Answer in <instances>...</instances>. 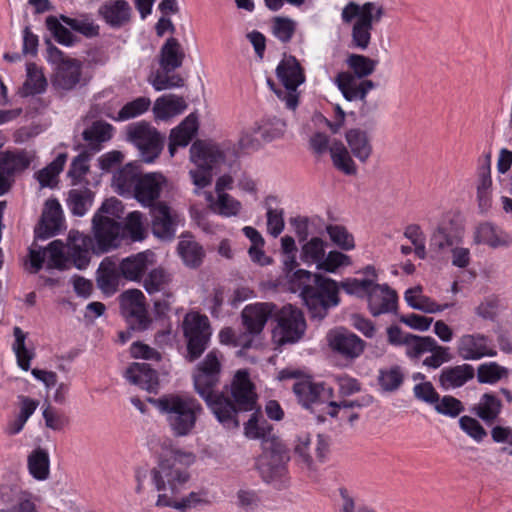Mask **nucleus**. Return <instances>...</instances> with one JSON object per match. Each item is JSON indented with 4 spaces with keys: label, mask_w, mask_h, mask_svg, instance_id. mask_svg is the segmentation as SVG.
I'll return each mask as SVG.
<instances>
[{
    "label": "nucleus",
    "mask_w": 512,
    "mask_h": 512,
    "mask_svg": "<svg viewBox=\"0 0 512 512\" xmlns=\"http://www.w3.org/2000/svg\"><path fill=\"white\" fill-rule=\"evenodd\" d=\"M124 231L132 241H142L146 238L145 218L140 211L128 213L124 222Z\"/></svg>",
    "instance_id": "nucleus-52"
},
{
    "label": "nucleus",
    "mask_w": 512,
    "mask_h": 512,
    "mask_svg": "<svg viewBox=\"0 0 512 512\" xmlns=\"http://www.w3.org/2000/svg\"><path fill=\"white\" fill-rule=\"evenodd\" d=\"M43 418L47 428L54 431H61L69 424V419L63 412L58 411L50 404L43 410Z\"/></svg>",
    "instance_id": "nucleus-62"
},
{
    "label": "nucleus",
    "mask_w": 512,
    "mask_h": 512,
    "mask_svg": "<svg viewBox=\"0 0 512 512\" xmlns=\"http://www.w3.org/2000/svg\"><path fill=\"white\" fill-rule=\"evenodd\" d=\"M422 292L423 288L420 285L406 290L404 299L411 308L415 310H420L425 313H437L452 306L451 304L448 303H445L443 305L437 304L429 297L424 296Z\"/></svg>",
    "instance_id": "nucleus-35"
},
{
    "label": "nucleus",
    "mask_w": 512,
    "mask_h": 512,
    "mask_svg": "<svg viewBox=\"0 0 512 512\" xmlns=\"http://www.w3.org/2000/svg\"><path fill=\"white\" fill-rule=\"evenodd\" d=\"M151 105V100L147 97H138L128 103H126L118 112L117 116L113 117V120L122 122L133 119L144 114L148 111Z\"/></svg>",
    "instance_id": "nucleus-53"
},
{
    "label": "nucleus",
    "mask_w": 512,
    "mask_h": 512,
    "mask_svg": "<svg viewBox=\"0 0 512 512\" xmlns=\"http://www.w3.org/2000/svg\"><path fill=\"white\" fill-rule=\"evenodd\" d=\"M177 251L184 264L190 268L199 267L205 256L203 247L191 236L181 237Z\"/></svg>",
    "instance_id": "nucleus-37"
},
{
    "label": "nucleus",
    "mask_w": 512,
    "mask_h": 512,
    "mask_svg": "<svg viewBox=\"0 0 512 512\" xmlns=\"http://www.w3.org/2000/svg\"><path fill=\"white\" fill-rule=\"evenodd\" d=\"M27 78L20 90L22 96L41 94L46 90L47 80L42 70L35 63L26 66Z\"/></svg>",
    "instance_id": "nucleus-43"
},
{
    "label": "nucleus",
    "mask_w": 512,
    "mask_h": 512,
    "mask_svg": "<svg viewBox=\"0 0 512 512\" xmlns=\"http://www.w3.org/2000/svg\"><path fill=\"white\" fill-rule=\"evenodd\" d=\"M457 351L464 360H479L497 355V351L491 345V339L480 333L461 336L458 340Z\"/></svg>",
    "instance_id": "nucleus-20"
},
{
    "label": "nucleus",
    "mask_w": 512,
    "mask_h": 512,
    "mask_svg": "<svg viewBox=\"0 0 512 512\" xmlns=\"http://www.w3.org/2000/svg\"><path fill=\"white\" fill-rule=\"evenodd\" d=\"M502 401L493 393H484L471 412L486 424H492L502 411Z\"/></svg>",
    "instance_id": "nucleus-36"
},
{
    "label": "nucleus",
    "mask_w": 512,
    "mask_h": 512,
    "mask_svg": "<svg viewBox=\"0 0 512 512\" xmlns=\"http://www.w3.org/2000/svg\"><path fill=\"white\" fill-rule=\"evenodd\" d=\"M197 130V117L190 114L177 127L171 130L169 140L177 142L181 147H186L195 136Z\"/></svg>",
    "instance_id": "nucleus-46"
},
{
    "label": "nucleus",
    "mask_w": 512,
    "mask_h": 512,
    "mask_svg": "<svg viewBox=\"0 0 512 512\" xmlns=\"http://www.w3.org/2000/svg\"><path fill=\"white\" fill-rule=\"evenodd\" d=\"M220 371L221 364L217 353L210 351L197 367V372L194 374V388L220 423L236 425L232 418L234 409L229 398L223 391L217 393L214 391L219 383Z\"/></svg>",
    "instance_id": "nucleus-3"
},
{
    "label": "nucleus",
    "mask_w": 512,
    "mask_h": 512,
    "mask_svg": "<svg viewBox=\"0 0 512 512\" xmlns=\"http://www.w3.org/2000/svg\"><path fill=\"white\" fill-rule=\"evenodd\" d=\"M28 469L35 479L46 480L50 472L48 452L42 448L33 450L28 456Z\"/></svg>",
    "instance_id": "nucleus-44"
},
{
    "label": "nucleus",
    "mask_w": 512,
    "mask_h": 512,
    "mask_svg": "<svg viewBox=\"0 0 512 512\" xmlns=\"http://www.w3.org/2000/svg\"><path fill=\"white\" fill-rule=\"evenodd\" d=\"M276 75L284 87L277 90L276 95L285 102L288 109L295 110L299 98L297 88L305 82V74L300 63L294 56L285 55L276 68Z\"/></svg>",
    "instance_id": "nucleus-11"
},
{
    "label": "nucleus",
    "mask_w": 512,
    "mask_h": 512,
    "mask_svg": "<svg viewBox=\"0 0 512 512\" xmlns=\"http://www.w3.org/2000/svg\"><path fill=\"white\" fill-rule=\"evenodd\" d=\"M184 59L185 52L179 41L174 37L168 38L159 53V65L163 72L169 74L180 68Z\"/></svg>",
    "instance_id": "nucleus-32"
},
{
    "label": "nucleus",
    "mask_w": 512,
    "mask_h": 512,
    "mask_svg": "<svg viewBox=\"0 0 512 512\" xmlns=\"http://www.w3.org/2000/svg\"><path fill=\"white\" fill-rule=\"evenodd\" d=\"M460 428L476 442H481L487 436V432L480 422L471 416H462L459 419Z\"/></svg>",
    "instance_id": "nucleus-63"
},
{
    "label": "nucleus",
    "mask_w": 512,
    "mask_h": 512,
    "mask_svg": "<svg viewBox=\"0 0 512 512\" xmlns=\"http://www.w3.org/2000/svg\"><path fill=\"white\" fill-rule=\"evenodd\" d=\"M97 14L110 28L120 29L131 22L133 10L127 0H107L99 6Z\"/></svg>",
    "instance_id": "nucleus-23"
},
{
    "label": "nucleus",
    "mask_w": 512,
    "mask_h": 512,
    "mask_svg": "<svg viewBox=\"0 0 512 512\" xmlns=\"http://www.w3.org/2000/svg\"><path fill=\"white\" fill-rule=\"evenodd\" d=\"M60 20L69 26L72 30L79 32L88 38L96 37L99 35V26L88 18L76 19L61 15Z\"/></svg>",
    "instance_id": "nucleus-59"
},
{
    "label": "nucleus",
    "mask_w": 512,
    "mask_h": 512,
    "mask_svg": "<svg viewBox=\"0 0 512 512\" xmlns=\"http://www.w3.org/2000/svg\"><path fill=\"white\" fill-rule=\"evenodd\" d=\"M167 186L166 177L160 172L142 175L132 196L143 206L151 208L158 204L163 189Z\"/></svg>",
    "instance_id": "nucleus-19"
},
{
    "label": "nucleus",
    "mask_w": 512,
    "mask_h": 512,
    "mask_svg": "<svg viewBox=\"0 0 512 512\" xmlns=\"http://www.w3.org/2000/svg\"><path fill=\"white\" fill-rule=\"evenodd\" d=\"M195 461L191 452L173 450L151 470V479L158 492L179 493L190 479L188 467Z\"/></svg>",
    "instance_id": "nucleus-5"
},
{
    "label": "nucleus",
    "mask_w": 512,
    "mask_h": 512,
    "mask_svg": "<svg viewBox=\"0 0 512 512\" xmlns=\"http://www.w3.org/2000/svg\"><path fill=\"white\" fill-rule=\"evenodd\" d=\"M272 426L264 419H259L258 410L244 424V435L248 439L261 440L263 450L272 446V442H280L272 433Z\"/></svg>",
    "instance_id": "nucleus-31"
},
{
    "label": "nucleus",
    "mask_w": 512,
    "mask_h": 512,
    "mask_svg": "<svg viewBox=\"0 0 512 512\" xmlns=\"http://www.w3.org/2000/svg\"><path fill=\"white\" fill-rule=\"evenodd\" d=\"M67 202L72 214L81 217L85 215L87 210L91 207L93 193L87 188L72 189L69 192Z\"/></svg>",
    "instance_id": "nucleus-49"
},
{
    "label": "nucleus",
    "mask_w": 512,
    "mask_h": 512,
    "mask_svg": "<svg viewBox=\"0 0 512 512\" xmlns=\"http://www.w3.org/2000/svg\"><path fill=\"white\" fill-rule=\"evenodd\" d=\"M230 394L233 400L227 394L225 395L229 398V402L233 406L234 415L232 418L236 422V425L221 424L228 429H235L239 427L238 413L253 411L256 409L257 405V394L247 370L242 369L235 373L230 386Z\"/></svg>",
    "instance_id": "nucleus-12"
},
{
    "label": "nucleus",
    "mask_w": 512,
    "mask_h": 512,
    "mask_svg": "<svg viewBox=\"0 0 512 512\" xmlns=\"http://www.w3.org/2000/svg\"><path fill=\"white\" fill-rule=\"evenodd\" d=\"M340 286L349 295L366 298L368 310L373 317L393 313L397 310L398 295L387 284H377L372 279L348 278Z\"/></svg>",
    "instance_id": "nucleus-6"
},
{
    "label": "nucleus",
    "mask_w": 512,
    "mask_h": 512,
    "mask_svg": "<svg viewBox=\"0 0 512 512\" xmlns=\"http://www.w3.org/2000/svg\"><path fill=\"white\" fill-rule=\"evenodd\" d=\"M326 339L334 354L350 362L358 359L367 346V343L358 335L343 327L330 330Z\"/></svg>",
    "instance_id": "nucleus-16"
},
{
    "label": "nucleus",
    "mask_w": 512,
    "mask_h": 512,
    "mask_svg": "<svg viewBox=\"0 0 512 512\" xmlns=\"http://www.w3.org/2000/svg\"><path fill=\"white\" fill-rule=\"evenodd\" d=\"M258 133H261V136L265 141H271L278 135L275 133H270L267 128L256 124L255 126L241 132L239 138L240 147L243 149H257L260 146V142L255 137V135Z\"/></svg>",
    "instance_id": "nucleus-54"
},
{
    "label": "nucleus",
    "mask_w": 512,
    "mask_h": 512,
    "mask_svg": "<svg viewBox=\"0 0 512 512\" xmlns=\"http://www.w3.org/2000/svg\"><path fill=\"white\" fill-rule=\"evenodd\" d=\"M153 263L154 253L147 250L122 259L118 267L121 276L126 280L139 281Z\"/></svg>",
    "instance_id": "nucleus-28"
},
{
    "label": "nucleus",
    "mask_w": 512,
    "mask_h": 512,
    "mask_svg": "<svg viewBox=\"0 0 512 512\" xmlns=\"http://www.w3.org/2000/svg\"><path fill=\"white\" fill-rule=\"evenodd\" d=\"M335 82L346 100H360L364 102L362 108L360 109V114L364 116L366 103L365 98L368 92L375 88V83L371 80L359 81L353 74L349 72L339 73L336 76Z\"/></svg>",
    "instance_id": "nucleus-24"
},
{
    "label": "nucleus",
    "mask_w": 512,
    "mask_h": 512,
    "mask_svg": "<svg viewBox=\"0 0 512 512\" xmlns=\"http://www.w3.org/2000/svg\"><path fill=\"white\" fill-rule=\"evenodd\" d=\"M326 243L319 237H312L309 241L303 244L301 249L300 258L306 264H318L325 256Z\"/></svg>",
    "instance_id": "nucleus-51"
},
{
    "label": "nucleus",
    "mask_w": 512,
    "mask_h": 512,
    "mask_svg": "<svg viewBox=\"0 0 512 512\" xmlns=\"http://www.w3.org/2000/svg\"><path fill=\"white\" fill-rule=\"evenodd\" d=\"M206 201L209 203L210 209L223 217L237 216L242 208L240 201L232 197L230 194H220L216 198L212 193L206 194Z\"/></svg>",
    "instance_id": "nucleus-42"
},
{
    "label": "nucleus",
    "mask_w": 512,
    "mask_h": 512,
    "mask_svg": "<svg viewBox=\"0 0 512 512\" xmlns=\"http://www.w3.org/2000/svg\"><path fill=\"white\" fill-rule=\"evenodd\" d=\"M347 64L353 70V75L359 80L374 72L377 61L364 55L351 54L347 58Z\"/></svg>",
    "instance_id": "nucleus-56"
},
{
    "label": "nucleus",
    "mask_w": 512,
    "mask_h": 512,
    "mask_svg": "<svg viewBox=\"0 0 512 512\" xmlns=\"http://www.w3.org/2000/svg\"><path fill=\"white\" fill-rule=\"evenodd\" d=\"M126 378L148 392H155L159 384L157 372L147 363L130 365L126 370Z\"/></svg>",
    "instance_id": "nucleus-33"
},
{
    "label": "nucleus",
    "mask_w": 512,
    "mask_h": 512,
    "mask_svg": "<svg viewBox=\"0 0 512 512\" xmlns=\"http://www.w3.org/2000/svg\"><path fill=\"white\" fill-rule=\"evenodd\" d=\"M173 275L163 267L152 269L143 280V287L149 295L166 293L171 290Z\"/></svg>",
    "instance_id": "nucleus-38"
},
{
    "label": "nucleus",
    "mask_w": 512,
    "mask_h": 512,
    "mask_svg": "<svg viewBox=\"0 0 512 512\" xmlns=\"http://www.w3.org/2000/svg\"><path fill=\"white\" fill-rule=\"evenodd\" d=\"M384 15V8L374 2H365L360 5L350 1L342 9L341 18L346 24L355 22L352 26L351 37L352 44L356 48L365 50L371 41V31L373 24L378 23Z\"/></svg>",
    "instance_id": "nucleus-7"
},
{
    "label": "nucleus",
    "mask_w": 512,
    "mask_h": 512,
    "mask_svg": "<svg viewBox=\"0 0 512 512\" xmlns=\"http://www.w3.org/2000/svg\"><path fill=\"white\" fill-rule=\"evenodd\" d=\"M289 457L281 442H272V446L263 450L256 461V468L262 480L277 489L286 487L287 461Z\"/></svg>",
    "instance_id": "nucleus-10"
},
{
    "label": "nucleus",
    "mask_w": 512,
    "mask_h": 512,
    "mask_svg": "<svg viewBox=\"0 0 512 512\" xmlns=\"http://www.w3.org/2000/svg\"><path fill=\"white\" fill-rule=\"evenodd\" d=\"M36 158V152L16 149L0 153V196L7 193L12 185V176L28 169Z\"/></svg>",
    "instance_id": "nucleus-14"
},
{
    "label": "nucleus",
    "mask_w": 512,
    "mask_h": 512,
    "mask_svg": "<svg viewBox=\"0 0 512 512\" xmlns=\"http://www.w3.org/2000/svg\"><path fill=\"white\" fill-rule=\"evenodd\" d=\"M275 308L274 304L267 302L247 305L241 313L246 331L252 335L261 333Z\"/></svg>",
    "instance_id": "nucleus-27"
},
{
    "label": "nucleus",
    "mask_w": 512,
    "mask_h": 512,
    "mask_svg": "<svg viewBox=\"0 0 512 512\" xmlns=\"http://www.w3.org/2000/svg\"><path fill=\"white\" fill-rule=\"evenodd\" d=\"M13 334L15 337L13 350L17 357V363L21 369L28 371L30 368V361L33 358V353L25 346L26 334L17 326L14 327Z\"/></svg>",
    "instance_id": "nucleus-55"
},
{
    "label": "nucleus",
    "mask_w": 512,
    "mask_h": 512,
    "mask_svg": "<svg viewBox=\"0 0 512 512\" xmlns=\"http://www.w3.org/2000/svg\"><path fill=\"white\" fill-rule=\"evenodd\" d=\"M91 240L78 231H70L66 246L60 240L52 241L44 250L30 249L31 272L37 273L48 254L47 268L64 270L73 264L77 269H85L90 262Z\"/></svg>",
    "instance_id": "nucleus-1"
},
{
    "label": "nucleus",
    "mask_w": 512,
    "mask_h": 512,
    "mask_svg": "<svg viewBox=\"0 0 512 512\" xmlns=\"http://www.w3.org/2000/svg\"><path fill=\"white\" fill-rule=\"evenodd\" d=\"M294 289L300 290V295L308 309L311 319L322 321L331 308L339 305V284L319 273L299 269L291 278Z\"/></svg>",
    "instance_id": "nucleus-2"
},
{
    "label": "nucleus",
    "mask_w": 512,
    "mask_h": 512,
    "mask_svg": "<svg viewBox=\"0 0 512 512\" xmlns=\"http://www.w3.org/2000/svg\"><path fill=\"white\" fill-rule=\"evenodd\" d=\"M95 239L102 251H109L119 245L121 225L115 219L96 213L92 219Z\"/></svg>",
    "instance_id": "nucleus-22"
},
{
    "label": "nucleus",
    "mask_w": 512,
    "mask_h": 512,
    "mask_svg": "<svg viewBox=\"0 0 512 512\" xmlns=\"http://www.w3.org/2000/svg\"><path fill=\"white\" fill-rule=\"evenodd\" d=\"M149 401L165 417L166 423L175 437L190 435L203 414L201 403L191 395L166 394Z\"/></svg>",
    "instance_id": "nucleus-4"
},
{
    "label": "nucleus",
    "mask_w": 512,
    "mask_h": 512,
    "mask_svg": "<svg viewBox=\"0 0 512 512\" xmlns=\"http://www.w3.org/2000/svg\"><path fill=\"white\" fill-rule=\"evenodd\" d=\"M508 376V368L494 361L480 364L477 368V381L481 384H496Z\"/></svg>",
    "instance_id": "nucleus-50"
},
{
    "label": "nucleus",
    "mask_w": 512,
    "mask_h": 512,
    "mask_svg": "<svg viewBox=\"0 0 512 512\" xmlns=\"http://www.w3.org/2000/svg\"><path fill=\"white\" fill-rule=\"evenodd\" d=\"M190 160L196 165L189 171L192 183L202 189L211 184L213 171L225 162V154L214 142L196 140L190 147Z\"/></svg>",
    "instance_id": "nucleus-8"
},
{
    "label": "nucleus",
    "mask_w": 512,
    "mask_h": 512,
    "mask_svg": "<svg viewBox=\"0 0 512 512\" xmlns=\"http://www.w3.org/2000/svg\"><path fill=\"white\" fill-rule=\"evenodd\" d=\"M348 264H350L349 256L339 251H330L327 255L325 254L322 261H320L318 269L333 273L340 266Z\"/></svg>",
    "instance_id": "nucleus-64"
},
{
    "label": "nucleus",
    "mask_w": 512,
    "mask_h": 512,
    "mask_svg": "<svg viewBox=\"0 0 512 512\" xmlns=\"http://www.w3.org/2000/svg\"><path fill=\"white\" fill-rule=\"evenodd\" d=\"M187 108L183 97L176 95L162 96L154 104V113L158 118L164 119L170 115L182 113Z\"/></svg>",
    "instance_id": "nucleus-45"
},
{
    "label": "nucleus",
    "mask_w": 512,
    "mask_h": 512,
    "mask_svg": "<svg viewBox=\"0 0 512 512\" xmlns=\"http://www.w3.org/2000/svg\"><path fill=\"white\" fill-rule=\"evenodd\" d=\"M126 140L137 150L140 162L152 164L161 155L166 138L149 122L139 121L126 127Z\"/></svg>",
    "instance_id": "nucleus-9"
},
{
    "label": "nucleus",
    "mask_w": 512,
    "mask_h": 512,
    "mask_svg": "<svg viewBox=\"0 0 512 512\" xmlns=\"http://www.w3.org/2000/svg\"><path fill=\"white\" fill-rule=\"evenodd\" d=\"M293 391L298 402L304 408L311 410L319 404H327L329 408V402L334 396L332 387L323 382L315 383L308 379L296 382L293 385Z\"/></svg>",
    "instance_id": "nucleus-18"
},
{
    "label": "nucleus",
    "mask_w": 512,
    "mask_h": 512,
    "mask_svg": "<svg viewBox=\"0 0 512 512\" xmlns=\"http://www.w3.org/2000/svg\"><path fill=\"white\" fill-rule=\"evenodd\" d=\"M120 276L119 267L104 260L97 272V286L106 295H112L117 291Z\"/></svg>",
    "instance_id": "nucleus-41"
},
{
    "label": "nucleus",
    "mask_w": 512,
    "mask_h": 512,
    "mask_svg": "<svg viewBox=\"0 0 512 512\" xmlns=\"http://www.w3.org/2000/svg\"><path fill=\"white\" fill-rule=\"evenodd\" d=\"M463 240V229L454 226L452 222L442 223L433 231L429 241L430 250L436 254H441L456 245H460Z\"/></svg>",
    "instance_id": "nucleus-26"
},
{
    "label": "nucleus",
    "mask_w": 512,
    "mask_h": 512,
    "mask_svg": "<svg viewBox=\"0 0 512 512\" xmlns=\"http://www.w3.org/2000/svg\"><path fill=\"white\" fill-rule=\"evenodd\" d=\"M334 167L345 175H356L357 166L351 157V152L341 141H334L329 148Z\"/></svg>",
    "instance_id": "nucleus-40"
},
{
    "label": "nucleus",
    "mask_w": 512,
    "mask_h": 512,
    "mask_svg": "<svg viewBox=\"0 0 512 512\" xmlns=\"http://www.w3.org/2000/svg\"><path fill=\"white\" fill-rule=\"evenodd\" d=\"M278 326L274 330V338L280 345L296 343L304 335L306 322L304 315L292 305L283 306L277 315Z\"/></svg>",
    "instance_id": "nucleus-15"
},
{
    "label": "nucleus",
    "mask_w": 512,
    "mask_h": 512,
    "mask_svg": "<svg viewBox=\"0 0 512 512\" xmlns=\"http://www.w3.org/2000/svg\"><path fill=\"white\" fill-rule=\"evenodd\" d=\"M63 211L57 199H48L35 234L38 238L47 239L58 233L63 225Z\"/></svg>",
    "instance_id": "nucleus-25"
},
{
    "label": "nucleus",
    "mask_w": 512,
    "mask_h": 512,
    "mask_svg": "<svg viewBox=\"0 0 512 512\" xmlns=\"http://www.w3.org/2000/svg\"><path fill=\"white\" fill-rule=\"evenodd\" d=\"M326 231L331 241L343 250H352L355 247L354 238L344 226L328 225Z\"/></svg>",
    "instance_id": "nucleus-61"
},
{
    "label": "nucleus",
    "mask_w": 512,
    "mask_h": 512,
    "mask_svg": "<svg viewBox=\"0 0 512 512\" xmlns=\"http://www.w3.org/2000/svg\"><path fill=\"white\" fill-rule=\"evenodd\" d=\"M184 336L187 339V359H198L207 349L211 328L207 316L199 313L187 314L183 321Z\"/></svg>",
    "instance_id": "nucleus-13"
},
{
    "label": "nucleus",
    "mask_w": 512,
    "mask_h": 512,
    "mask_svg": "<svg viewBox=\"0 0 512 512\" xmlns=\"http://www.w3.org/2000/svg\"><path fill=\"white\" fill-rule=\"evenodd\" d=\"M113 126L103 121H95L82 132V137L93 152L101 149V144L112 138Z\"/></svg>",
    "instance_id": "nucleus-39"
},
{
    "label": "nucleus",
    "mask_w": 512,
    "mask_h": 512,
    "mask_svg": "<svg viewBox=\"0 0 512 512\" xmlns=\"http://www.w3.org/2000/svg\"><path fill=\"white\" fill-rule=\"evenodd\" d=\"M434 345L435 339L433 337L418 336L410 333L404 341L405 354L412 360L419 359L423 354L432 350L435 347Z\"/></svg>",
    "instance_id": "nucleus-47"
},
{
    "label": "nucleus",
    "mask_w": 512,
    "mask_h": 512,
    "mask_svg": "<svg viewBox=\"0 0 512 512\" xmlns=\"http://www.w3.org/2000/svg\"><path fill=\"white\" fill-rule=\"evenodd\" d=\"M405 378L403 368L393 365L379 370L378 384L385 392H394L400 388Z\"/></svg>",
    "instance_id": "nucleus-48"
},
{
    "label": "nucleus",
    "mask_w": 512,
    "mask_h": 512,
    "mask_svg": "<svg viewBox=\"0 0 512 512\" xmlns=\"http://www.w3.org/2000/svg\"><path fill=\"white\" fill-rule=\"evenodd\" d=\"M474 376L475 371L473 366L470 364L445 367L440 373L439 383L445 390L450 388H459L472 380Z\"/></svg>",
    "instance_id": "nucleus-34"
},
{
    "label": "nucleus",
    "mask_w": 512,
    "mask_h": 512,
    "mask_svg": "<svg viewBox=\"0 0 512 512\" xmlns=\"http://www.w3.org/2000/svg\"><path fill=\"white\" fill-rule=\"evenodd\" d=\"M433 407L437 413L451 418L459 416L465 409L463 403L451 395L439 396Z\"/></svg>",
    "instance_id": "nucleus-58"
},
{
    "label": "nucleus",
    "mask_w": 512,
    "mask_h": 512,
    "mask_svg": "<svg viewBox=\"0 0 512 512\" xmlns=\"http://www.w3.org/2000/svg\"><path fill=\"white\" fill-rule=\"evenodd\" d=\"M86 84L82 77V63L77 59L66 60L56 66L52 77L53 87L61 92H68Z\"/></svg>",
    "instance_id": "nucleus-21"
},
{
    "label": "nucleus",
    "mask_w": 512,
    "mask_h": 512,
    "mask_svg": "<svg viewBox=\"0 0 512 512\" xmlns=\"http://www.w3.org/2000/svg\"><path fill=\"white\" fill-rule=\"evenodd\" d=\"M151 230L153 235L162 241H171L176 235L180 223V215L167 202H158L149 208Z\"/></svg>",
    "instance_id": "nucleus-17"
},
{
    "label": "nucleus",
    "mask_w": 512,
    "mask_h": 512,
    "mask_svg": "<svg viewBox=\"0 0 512 512\" xmlns=\"http://www.w3.org/2000/svg\"><path fill=\"white\" fill-rule=\"evenodd\" d=\"M141 166L136 161L127 163L113 174V186L118 194L125 196L134 193L138 180L142 177Z\"/></svg>",
    "instance_id": "nucleus-29"
},
{
    "label": "nucleus",
    "mask_w": 512,
    "mask_h": 512,
    "mask_svg": "<svg viewBox=\"0 0 512 512\" xmlns=\"http://www.w3.org/2000/svg\"><path fill=\"white\" fill-rule=\"evenodd\" d=\"M345 139L351 154L360 162L367 163L373 153L371 136L360 128L346 131Z\"/></svg>",
    "instance_id": "nucleus-30"
},
{
    "label": "nucleus",
    "mask_w": 512,
    "mask_h": 512,
    "mask_svg": "<svg viewBox=\"0 0 512 512\" xmlns=\"http://www.w3.org/2000/svg\"><path fill=\"white\" fill-rule=\"evenodd\" d=\"M46 27L58 43L66 46L73 45L75 41L74 35L68 28L62 25L57 17L48 16L46 18Z\"/></svg>",
    "instance_id": "nucleus-60"
},
{
    "label": "nucleus",
    "mask_w": 512,
    "mask_h": 512,
    "mask_svg": "<svg viewBox=\"0 0 512 512\" xmlns=\"http://www.w3.org/2000/svg\"><path fill=\"white\" fill-rule=\"evenodd\" d=\"M66 160L67 154L60 153L49 165L36 173L41 186H50V184L63 170Z\"/></svg>",
    "instance_id": "nucleus-57"
}]
</instances>
